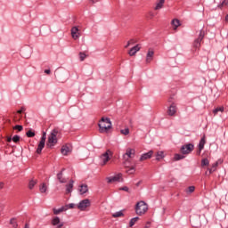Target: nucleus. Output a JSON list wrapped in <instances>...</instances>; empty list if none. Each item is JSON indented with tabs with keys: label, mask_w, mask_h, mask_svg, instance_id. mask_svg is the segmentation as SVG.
Instances as JSON below:
<instances>
[{
	"label": "nucleus",
	"mask_w": 228,
	"mask_h": 228,
	"mask_svg": "<svg viewBox=\"0 0 228 228\" xmlns=\"http://www.w3.org/2000/svg\"><path fill=\"white\" fill-rule=\"evenodd\" d=\"M58 134H60V130H58V128H54L51 131L46 142L47 147L51 149L58 143Z\"/></svg>",
	"instance_id": "obj_1"
},
{
	"label": "nucleus",
	"mask_w": 228,
	"mask_h": 228,
	"mask_svg": "<svg viewBox=\"0 0 228 228\" xmlns=\"http://www.w3.org/2000/svg\"><path fill=\"white\" fill-rule=\"evenodd\" d=\"M100 133H108L111 127V119L110 118H102L99 124Z\"/></svg>",
	"instance_id": "obj_2"
},
{
	"label": "nucleus",
	"mask_w": 228,
	"mask_h": 228,
	"mask_svg": "<svg viewBox=\"0 0 228 228\" xmlns=\"http://www.w3.org/2000/svg\"><path fill=\"white\" fill-rule=\"evenodd\" d=\"M147 209H149V207L147 206V203H145L144 201H139L136 204V215H144L145 213H147Z\"/></svg>",
	"instance_id": "obj_3"
},
{
	"label": "nucleus",
	"mask_w": 228,
	"mask_h": 228,
	"mask_svg": "<svg viewBox=\"0 0 228 228\" xmlns=\"http://www.w3.org/2000/svg\"><path fill=\"white\" fill-rule=\"evenodd\" d=\"M172 99L173 97H170L168 99V102L171 103L167 110V115H169V117H174L177 113V104H175V102H174Z\"/></svg>",
	"instance_id": "obj_4"
},
{
	"label": "nucleus",
	"mask_w": 228,
	"mask_h": 228,
	"mask_svg": "<svg viewBox=\"0 0 228 228\" xmlns=\"http://www.w3.org/2000/svg\"><path fill=\"white\" fill-rule=\"evenodd\" d=\"M111 151L107 150L106 152L102 153L100 156V165H102V167H104V165H106V163H108V161H110V159H111Z\"/></svg>",
	"instance_id": "obj_5"
},
{
	"label": "nucleus",
	"mask_w": 228,
	"mask_h": 228,
	"mask_svg": "<svg viewBox=\"0 0 228 228\" xmlns=\"http://www.w3.org/2000/svg\"><path fill=\"white\" fill-rule=\"evenodd\" d=\"M45 140H47V134L44 132L37 149V154H42V151L44 150V147H45Z\"/></svg>",
	"instance_id": "obj_6"
},
{
	"label": "nucleus",
	"mask_w": 228,
	"mask_h": 228,
	"mask_svg": "<svg viewBox=\"0 0 228 228\" xmlns=\"http://www.w3.org/2000/svg\"><path fill=\"white\" fill-rule=\"evenodd\" d=\"M107 183H124V178H122V174H118L115 176H110L106 178Z\"/></svg>",
	"instance_id": "obj_7"
},
{
	"label": "nucleus",
	"mask_w": 228,
	"mask_h": 228,
	"mask_svg": "<svg viewBox=\"0 0 228 228\" xmlns=\"http://www.w3.org/2000/svg\"><path fill=\"white\" fill-rule=\"evenodd\" d=\"M77 209H79L80 211H86V208H90V200L86 199L81 200L77 206Z\"/></svg>",
	"instance_id": "obj_8"
},
{
	"label": "nucleus",
	"mask_w": 228,
	"mask_h": 228,
	"mask_svg": "<svg viewBox=\"0 0 228 228\" xmlns=\"http://www.w3.org/2000/svg\"><path fill=\"white\" fill-rule=\"evenodd\" d=\"M218 165H222V159H218L216 162L212 164L211 168H208V171L205 173L206 175H211L213 172H216V167Z\"/></svg>",
	"instance_id": "obj_9"
},
{
	"label": "nucleus",
	"mask_w": 228,
	"mask_h": 228,
	"mask_svg": "<svg viewBox=\"0 0 228 228\" xmlns=\"http://www.w3.org/2000/svg\"><path fill=\"white\" fill-rule=\"evenodd\" d=\"M180 151L182 154H190V152L193 151V144L188 143V144L183 145Z\"/></svg>",
	"instance_id": "obj_10"
},
{
	"label": "nucleus",
	"mask_w": 228,
	"mask_h": 228,
	"mask_svg": "<svg viewBox=\"0 0 228 228\" xmlns=\"http://www.w3.org/2000/svg\"><path fill=\"white\" fill-rule=\"evenodd\" d=\"M134 149L127 148L126 153L123 154V159H130L131 158H134L135 154Z\"/></svg>",
	"instance_id": "obj_11"
},
{
	"label": "nucleus",
	"mask_w": 228,
	"mask_h": 228,
	"mask_svg": "<svg viewBox=\"0 0 228 228\" xmlns=\"http://www.w3.org/2000/svg\"><path fill=\"white\" fill-rule=\"evenodd\" d=\"M200 49V35H199V37L196 38L192 44V51L194 53H197V54H199Z\"/></svg>",
	"instance_id": "obj_12"
},
{
	"label": "nucleus",
	"mask_w": 228,
	"mask_h": 228,
	"mask_svg": "<svg viewBox=\"0 0 228 228\" xmlns=\"http://www.w3.org/2000/svg\"><path fill=\"white\" fill-rule=\"evenodd\" d=\"M152 154H154L153 151H150L146 153H143L142 155H141L140 157V161H145V159H151V158H152Z\"/></svg>",
	"instance_id": "obj_13"
},
{
	"label": "nucleus",
	"mask_w": 228,
	"mask_h": 228,
	"mask_svg": "<svg viewBox=\"0 0 228 228\" xmlns=\"http://www.w3.org/2000/svg\"><path fill=\"white\" fill-rule=\"evenodd\" d=\"M71 37L74 40L79 38V28L77 27H73L71 28Z\"/></svg>",
	"instance_id": "obj_14"
},
{
	"label": "nucleus",
	"mask_w": 228,
	"mask_h": 228,
	"mask_svg": "<svg viewBox=\"0 0 228 228\" xmlns=\"http://www.w3.org/2000/svg\"><path fill=\"white\" fill-rule=\"evenodd\" d=\"M152 60H154V51L149 50L146 54V63H151Z\"/></svg>",
	"instance_id": "obj_15"
},
{
	"label": "nucleus",
	"mask_w": 228,
	"mask_h": 228,
	"mask_svg": "<svg viewBox=\"0 0 228 228\" xmlns=\"http://www.w3.org/2000/svg\"><path fill=\"white\" fill-rule=\"evenodd\" d=\"M57 179L61 184H65V183H67V178L63 177V171L57 174Z\"/></svg>",
	"instance_id": "obj_16"
},
{
	"label": "nucleus",
	"mask_w": 228,
	"mask_h": 228,
	"mask_svg": "<svg viewBox=\"0 0 228 228\" xmlns=\"http://www.w3.org/2000/svg\"><path fill=\"white\" fill-rule=\"evenodd\" d=\"M138 51H140V46L138 45H136L135 46L132 47L129 50L128 54H129V56H134V54H136V53H138Z\"/></svg>",
	"instance_id": "obj_17"
},
{
	"label": "nucleus",
	"mask_w": 228,
	"mask_h": 228,
	"mask_svg": "<svg viewBox=\"0 0 228 228\" xmlns=\"http://www.w3.org/2000/svg\"><path fill=\"white\" fill-rule=\"evenodd\" d=\"M171 24L173 26V29L175 31L179 26H181V21L178 19H174L172 20Z\"/></svg>",
	"instance_id": "obj_18"
},
{
	"label": "nucleus",
	"mask_w": 228,
	"mask_h": 228,
	"mask_svg": "<svg viewBox=\"0 0 228 228\" xmlns=\"http://www.w3.org/2000/svg\"><path fill=\"white\" fill-rule=\"evenodd\" d=\"M73 188H74V180H70L69 184L66 185L67 193H72Z\"/></svg>",
	"instance_id": "obj_19"
},
{
	"label": "nucleus",
	"mask_w": 228,
	"mask_h": 228,
	"mask_svg": "<svg viewBox=\"0 0 228 228\" xmlns=\"http://www.w3.org/2000/svg\"><path fill=\"white\" fill-rule=\"evenodd\" d=\"M61 152L63 156H68L69 152H70V148H69V146H62L61 149Z\"/></svg>",
	"instance_id": "obj_20"
},
{
	"label": "nucleus",
	"mask_w": 228,
	"mask_h": 228,
	"mask_svg": "<svg viewBox=\"0 0 228 228\" xmlns=\"http://www.w3.org/2000/svg\"><path fill=\"white\" fill-rule=\"evenodd\" d=\"M164 4H165V0H158L154 10H161V8H163Z\"/></svg>",
	"instance_id": "obj_21"
},
{
	"label": "nucleus",
	"mask_w": 228,
	"mask_h": 228,
	"mask_svg": "<svg viewBox=\"0 0 228 228\" xmlns=\"http://www.w3.org/2000/svg\"><path fill=\"white\" fill-rule=\"evenodd\" d=\"M200 167H201L202 168H204V167H209V159H208V158H203V159H201Z\"/></svg>",
	"instance_id": "obj_22"
},
{
	"label": "nucleus",
	"mask_w": 228,
	"mask_h": 228,
	"mask_svg": "<svg viewBox=\"0 0 228 228\" xmlns=\"http://www.w3.org/2000/svg\"><path fill=\"white\" fill-rule=\"evenodd\" d=\"M53 215H60V213H63V211H67V208L65 207H61L60 208H53Z\"/></svg>",
	"instance_id": "obj_23"
},
{
	"label": "nucleus",
	"mask_w": 228,
	"mask_h": 228,
	"mask_svg": "<svg viewBox=\"0 0 228 228\" xmlns=\"http://www.w3.org/2000/svg\"><path fill=\"white\" fill-rule=\"evenodd\" d=\"M79 191H80L81 195H85V193H86V191H88V185L82 184L80 186Z\"/></svg>",
	"instance_id": "obj_24"
},
{
	"label": "nucleus",
	"mask_w": 228,
	"mask_h": 228,
	"mask_svg": "<svg viewBox=\"0 0 228 228\" xmlns=\"http://www.w3.org/2000/svg\"><path fill=\"white\" fill-rule=\"evenodd\" d=\"M224 106H221V107L216 108V109L213 110V114H214V115H216L217 113H224Z\"/></svg>",
	"instance_id": "obj_25"
},
{
	"label": "nucleus",
	"mask_w": 228,
	"mask_h": 228,
	"mask_svg": "<svg viewBox=\"0 0 228 228\" xmlns=\"http://www.w3.org/2000/svg\"><path fill=\"white\" fill-rule=\"evenodd\" d=\"M165 158V153L163 151H158L156 154V160L159 161L160 159H163Z\"/></svg>",
	"instance_id": "obj_26"
},
{
	"label": "nucleus",
	"mask_w": 228,
	"mask_h": 228,
	"mask_svg": "<svg viewBox=\"0 0 228 228\" xmlns=\"http://www.w3.org/2000/svg\"><path fill=\"white\" fill-rule=\"evenodd\" d=\"M60 223H61L60 217H58V216H54L52 219V225H53L54 227H56V225H58Z\"/></svg>",
	"instance_id": "obj_27"
},
{
	"label": "nucleus",
	"mask_w": 228,
	"mask_h": 228,
	"mask_svg": "<svg viewBox=\"0 0 228 228\" xmlns=\"http://www.w3.org/2000/svg\"><path fill=\"white\" fill-rule=\"evenodd\" d=\"M113 218H120V216H124V212L122 210L118 211L114 214H112Z\"/></svg>",
	"instance_id": "obj_28"
},
{
	"label": "nucleus",
	"mask_w": 228,
	"mask_h": 228,
	"mask_svg": "<svg viewBox=\"0 0 228 228\" xmlns=\"http://www.w3.org/2000/svg\"><path fill=\"white\" fill-rule=\"evenodd\" d=\"M139 219H140V217H138V216L133 217L129 223L130 227H133V225H134L138 222Z\"/></svg>",
	"instance_id": "obj_29"
},
{
	"label": "nucleus",
	"mask_w": 228,
	"mask_h": 228,
	"mask_svg": "<svg viewBox=\"0 0 228 228\" xmlns=\"http://www.w3.org/2000/svg\"><path fill=\"white\" fill-rule=\"evenodd\" d=\"M39 191L41 193H45V191H47V185H45V183H42L39 187Z\"/></svg>",
	"instance_id": "obj_30"
},
{
	"label": "nucleus",
	"mask_w": 228,
	"mask_h": 228,
	"mask_svg": "<svg viewBox=\"0 0 228 228\" xmlns=\"http://www.w3.org/2000/svg\"><path fill=\"white\" fill-rule=\"evenodd\" d=\"M123 165L126 168H129V167H131V159H124Z\"/></svg>",
	"instance_id": "obj_31"
},
{
	"label": "nucleus",
	"mask_w": 228,
	"mask_h": 228,
	"mask_svg": "<svg viewBox=\"0 0 228 228\" xmlns=\"http://www.w3.org/2000/svg\"><path fill=\"white\" fill-rule=\"evenodd\" d=\"M26 136H28V138H34L35 136V132L33 130H28L27 133H26Z\"/></svg>",
	"instance_id": "obj_32"
},
{
	"label": "nucleus",
	"mask_w": 228,
	"mask_h": 228,
	"mask_svg": "<svg viewBox=\"0 0 228 228\" xmlns=\"http://www.w3.org/2000/svg\"><path fill=\"white\" fill-rule=\"evenodd\" d=\"M10 224H11V225H12L13 228L19 227V224H17V221H15V218H12L10 220Z\"/></svg>",
	"instance_id": "obj_33"
},
{
	"label": "nucleus",
	"mask_w": 228,
	"mask_h": 228,
	"mask_svg": "<svg viewBox=\"0 0 228 228\" xmlns=\"http://www.w3.org/2000/svg\"><path fill=\"white\" fill-rule=\"evenodd\" d=\"M186 193H193L195 191V186H189L186 190H185Z\"/></svg>",
	"instance_id": "obj_34"
},
{
	"label": "nucleus",
	"mask_w": 228,
	"mask_h": 228,
	"mask_svg": "<svg viewBox=\"0 0 228 228\" xmlns=\"http://www.w3.org/2000/svg\"><path fill=\"white\" fill-rule=\"evenodd\" d=\"M35 184H37V181L31 180V181L28 183V188H29V190H33V188H35Z\"/></svg>",
	"instance_id": "obj_35"
},
{
	"label": "nucleus",
	"mask_w": 228,
	"mask_h": 228,
	"mask_svg": "<svg viewBox=\"0 0 228 228\" xmlns=\"http://www.w3.org/2000/svg\"><path fill=\"white\" fill-rule=\"evenodd\" d=\"M204 145H206V137H202L200 140V151L204 149Z\"/></svg>",
	"instance_id": "obj_36"
},
{
	"label": "nucleus",
	"mask_w": 228,
	"mask_h": 228,
	"mask_svg": "<svg viewBox=\"0 0 228 228\" xmlns=\"http://www.w3.org/2000/svg\"><path fill=\"white\" fill-rule=\"evenodd\" d=\"M175 161H179L181 159H184V155L175 154Z\"/></svg>",
	"instance_id": "obj_37"
},
{
	"label": "nucleus",
	"mask_w": 228,
	"mask_h": 228,
	"mask_svg": "<svg viewBox=\"0 0 228 228\" xmlns=\"http://www.w3.org/2000/svg\"><path fill=\"white\" fill-rule=\"evenodd\" d=\"M120 133H121V134L127 136V134H129V128L121 129Z\"/></svg>",
	"instance_id": "obj_38"
},
{
	"label": "nucleus",
	"mask_w": 228,
	"mask_h": 228,
	"mask_svg": "<svg viewBox=\"0 0 228 228\" xmlns=\"http://www.w3.org/2000/svg\"><path fill=\"white\" fill-rule=\"evenodd\" d=\"M12 142H13L14 143H19V142H20V136H19V135H14V136L12 137Z\"/></svg>",
	"instance_id": "obj_39"
},
{
	"label": "nucleus",
	"mask_w": 228,
	"mask_h": 228,
	"mask_svg": "<svg viewBox=\"0 0 228 228\" xmlns=\"http://www.w3.org/2000/svg\"><path fill=\"white\" fill-rule=\"evenodd\" d=\"M13 129L20 132L22 129H24V127L21 125H16L13 126Z\"/></svg>",
	"instance_id": "obj_40"
},
{
	"label": "nucleus",
	"mask_w": 228,
	"mask_h": 228,
	"mask_svg": "<svg viewBox=\"0 0 228 228\" xmlns=\"http://www.w3.org/2000/svg\"><path fill=\"white\" fill-rule=\"evenodd\" d=\"M74 208H76V204L74 203H69L66 205V209H74Z\"/></svg>",
	"instance_id": "obj_41"
},
{
	"label": "nucleus",
	"mask_w": 228,
	"mask_h": 228,
	"mask_svg": "<svg viewBox=\"0 0 228 228\" xmlns=\"http://www.w3.org/2000/svg\"><path fill=\"white\" fill-rule=\"evenodd\" d=\"M80 61H85V59L86 58V54L84 53H79Z\"/></svg>",
	"instance_id": "obj_42"
},
{
	"label": "nucleus",
	"mask_w": 228,
	"mask_h": 228,
	"mask_svg": "<svg viewBox=\"0 0 228 228\" xmlns=\"http://www.w3.org/2000/svg\"><path fill=\"white\" fill-rule=\"evenodd\" d=\"M126 172L127 174H134L135 172L134 167H130Z\"/></svg>",
	"instance_id": "obj_43"
},
{
	"label": "nucleus",
	"mask_w": 228,
	"mask_h": 228,
	"mask_svg": "<svg viewBox=\"0 0 228 228\" xmlns=\"http://www.w3.org/2000/svg\"><path fill=\"white\" fill-rule=\"evenodd\" d=\"M119 190H121L122 191L129 192V187H127V186L121 187V188H119Z\"/></svg>",
	"instance_id": "obj_44"
},
{
	"label": "nucleus",
	"mask_w": 228,
	"mask_h": 228,
	"mask_svg": "<svg viewBox=\"0 0 228 228\" xmlns=\"http://www.w3.org/2000/svg\"><path fill=\"white\" fill-rule=\"evenodd\" d=\"M134 40H130V41H128L127 42V44H126V45L125 46L126 47V49H127V47H129L130 45H131V44H134Z\"/></svg>",
	"instance_id": "obj_45"
},
{
	"label": "nucleus",
	"mask_w": 228,
	"mask_h": 228,
	"mask_svg": "<svg viewBox=\"0 0 228 228\" xmlns=\"http://www.w3.org/2000/svg\"><path fill=\"white\" fill-rule=\"evenodd\" d=\"M222 6L225 5L228 6V0L227 1H223V3L221 4Z\"/></svg>",
	"instance_id": "obj_46"
},
{
	"label": "nucleus",
	"mask_w": 228,
	"mask_h": 228,
	"mask_svg": "<svg viewBox=\"0 0 228 228\" xmlns=\"http://www.w3.org/2000/svg\"><path fill=\"white\" fill-rule=\"evenodd\" d=\"M23 111H26V109L24 107H21V109L20 110H18V113L20 114Z\"/></svg>",
	"instance_id": "obj_47"
},
{
	"label": "nucleus",
	"mask_w": 228,
	"mask_h": 228,
	"mask_svg": "<svg viewBox=\"0 0 228 228\" xmlns=\"http://www.w3.org/2000/svg\"><path fill=\"white\" fill-rule=\"evenodd\" d=\"M144 228H151V222H147Z\"/></svg>",
	"instance_id": "obj_48"
},
{
	"label": "nucleus",
	"mask_w": 228,
	"mask_h": 228,
	"mask_svg": "<svg viewBox=\"0 0 228 228\" xmlns=\"http://www.w3.org/2000/svg\"><path fill=\"white\" fill-rule=\"evenodd\" d=\"M4 188V183L0 182V190H3Z\"/></svg>",
	"instance_id": "obj_49"
},
{
	"label": "nucleus",
	"mask_w": 228,
	"mask_h": 228,
	"mask_svg": "<svg viewBox=\"0 0 228 228\" xmlns=\"http://www.w3.org/2000/svg\"><path fill=\"white\" fill-rule=\"evenodd\" d=\"M63 225H64V224L61 222L59 224H57L56 228H61V227H63Z\"/></svg>",
	"instance_id": "obj_50"
},
{
	"label": "nucleus",
	"mask_w": 228,
	"mask_h": 228,
	"mask_svg": "<svg viewBox=\"0 0 228 228\" xmlns=\"http://www.w3.org/2000/svg\"><path fill=\"white\" fill-rule=\"evenodd\" d=\"M90 3H92L93 4H95V3H99V0H89Z\"/></svg>",
	"instance_id": "obj_51"
},
{
	"label": "nucleus",
	"mask_w": 228,
	"mask_h": 228,
	"mask_svg": "<svg viewBox=\"0 0 228 228\" xmlns=\"http://www.w3.org/2000/svg\"><path fill=\"white\" fill-rule=\"evenodd\" d=\"M12 141H13L12 138V136L7 137V142H8V143L12 142Z\"/></svg>",
	"instance_id": "obj_52"
},
{
	"label": "nucleus",
	"mask_w": 228,
	"mask_h": 228,
	"mask_svg": "<svg viewBox=\"0 0 228 228\" xmlns=\"http://www.w3.org/2000/svg\"><path fill=\"white\" fill-rule=\"evenodd\" d=\"M198 154H200V142L198 143Z\"/></svg>",
	"instance_id": "obj_53"
},
{
	"label": "nucleus",
	"mask_w": 228,
	"mask_h": 228,
	"mask_svg": "<svg viewBox=\"0 0 228 228\" xmlns=\"http://www.w3.org/2000/svg\"><path fill=\"white\" fill-rule=\"evenodd\" d=\"M3 209H4V205L0 203V213H1V211H3Z\"/></svg>",
	"instance_id": "obj_54"
},
{
	"label": "nucleus",
	"mask_w": 228,
	"mask_h": 228,
	"mask_svg": "<svg viewBox=\"0 0 228 228\" xmlns=\"http://www.w3.org/2000/svg\"><path fill=\"white\" fill-rule=\"evenodd\" d=\"M45 74H51V69H45Z\"/></svg>",
	"instance_id": "obj_55"
},
{
	"label": "nucleus",
	"mask_w": 228,
	"mask_h": 228,
	"mask_svg": "<svg viewBox=\"0 0 228 228\" xmlns=\"http://www.w3.org/2000/svg\"><path fill=\"white\" fill-rule=\"evenodd\" d=\"M142 180H140L136 184H135V186H140V184H142Z\"/></svg>",
	"instance_id": "obj_56"
},
{
	"label": "nucleus",
	"mask_w": 228,
	"mask_h": 228,
	"mask_svg": "<svg viewBox=\"0 0 228 228\" xmlns=\"http://www.w3.org/2000/svg\"><path fill=\"white\" fill-rule=\"evenodd\" d=\"M24 228H29V224H26Z\"/></svg>",
	"instance_id": "obj_57"
},
{
	"label": "nucleus",
	"mask_w": 228,
	"mask_h": 228,
	"mask_svg": "<svg viewBox=\"0 0 228 228\" xmlns=\"http://www.w3.org/2000/svg\"><path fill=\"white\" fill-rule=\"evenodd\" d=\"M225 20L228 21V14L225 16Z\"/></svg>",
	"instance_id": "obj_58"
},
{
	"label": "nucleus",
	"mask_w": 228,
	"mask_h": 228,
	"mask_svg": "<svg viewBox=\"0 0 228 228\" xmlns=\"http://www.w3.org/2000/svg\"><path fill=\"white\" fill-rule=\"evenodd\" d=\"M61 172H62V173L65 172V168H62Z\"/></svg>",
	"instance_id": "obj_59"
},
{
	"label": "nucleus",
	"mask_w": 228,
	"mask_h": 228,
	"mask_svg": "<svg viewBox=\"0 0 228 228\" xmlns=\"http://www.w3.org/2000/svg\"><path fill=\"white\" fill-rule=\"evenodd\" d=\"M192 224V226L195 227V224L191 223Z\"/></svg>",
	"instance_id": "obj_60"
}]
</instances>
